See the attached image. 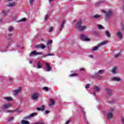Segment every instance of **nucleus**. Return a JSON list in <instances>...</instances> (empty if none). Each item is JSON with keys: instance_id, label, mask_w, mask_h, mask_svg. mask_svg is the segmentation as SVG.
<instances>
[{"instance_id": "nucleus-10", "label": "nucleus", "mask_w": 124, "mask_h": 124, "mask_svg": "<svg viewBox=\"0 0 124 124\" xmlns=\"http://www.w3.org/2000/svg\"><path fill=\"white\" fill-rule=\"evenodd\" d=\"M80 38L82 40H84V41H90V39L87 37V36L85 34H81Z\"/></svg>"}, {"instance_id": "nucleus-41", "label": "nucleus", "mask_w": 124, "mask_h": 124, "mask_svg": "<svg viewBox=\"0 0 124 124\" xmlns=\"http://www.w3.org/2000/svg\"><path fill=\"white\" fill-rule=\"evenodd\" d=\"M53 31V27H51L50 28H49V32H51V31Z\"/></svg>"}, {"instance_id": "nucleus-24", "label": "nucleus", "mask_w": 124, "mask_h": 124, "mask_svg": "<svg viewBox=\"0 0 124 124\" xmlns=\"http://www.w3.org/2000/svg\"><path fill=\"white\" fill-rule=\"evenodd\" d=\"M7 48H8V46H7V48L6 47L2 48L0 52H6V51H7Z\"/></svg>"}, {"instance_id": "nucleus-40", "label": "nucleus", "mask_w": 124, "mask_h": 124, "mask_svg": "<svg viewBox=\"0 0 124 124\" xmlns=\"http://www.w3.org/2000/svg\"><path fill=\"white\" fill-rule=\"evenodd\" d=\"M1 13H2V14H3V15H4V16L6 15V14H7L6 12H5V11H2Z\"/></svg>"}, {"instance_id": "nucleus-51", "label": "nucleus", "mask_w": 124, "mask_h": 124, "mask_svg": "<svg viewBox=\"0 0 124 124\" xmlns=\"http://www.w3.org/2000/svg\"><path fill=\"white\" fill-rule=\"evenodd\" d=\"M81 111L84 113V108H81Z\"/></svg>"}, {"instance_id": "nucleus-4", "label": "nucleus", "mask_w": 124, "mask_h": 124, "mask_svg": "<svg viewBox=\"0 0 124 124\" xmlns=\"http://www.w3.org/2000/svg\"><path fill=\"white\" fill-rule=\"evenodd\" d=\"M105 14V17L107 19H109L111 17V15H112V11L109 10L108 11H103Z\"/></svg>"}, {"instance_id": "nucleus-29", "label": "nucleus", "mask_w": 124, "mask_h": 124, "mask_svg": "<svg viewBox=\"0 0 124 124\" xmlns=\"http://www.w3.org/2000/svg\"><path fill=\"white\" fill-rule=\"evenodd\" d=\"M106 34L108 37H110L111 36V34L108 31H106Z\"/></svg>"}, {"instance_id": "nucleus-13", "label": "nucleus", "mask_w": 124, "mask_h": 124, "mask_svg": "<svg viewBox=\"0 0 124 124\" xmlns=\"http://www.w3.org/2000/svg\"><path fill=\"white\" fill-rule=\"evenodd\" d=\"M111 72L113 74H117L119 72V69L117 67H114L111 70Z\"/></svg>"}, {"instance_id": "nucleus-15", "label": "nucleus", "mask_w": 124, "mask_h": 124, "mask_svg": "<svg viewBox=\"0 0 124 124\" xmlns=\"http://www.w3.org/2000/svg\"><path fill=\"white\" fill-rule=\"evenodd\" d=\"M3 99L8 102L13 101V98L12 97H4Z\"/></svg>"}, {"instance_id": "nucleus-52", "label": "nucleus", "mask_w": 124, "mask_h": 124, "mask_svg": "<svg viewBox=\"0 0 124 124\" xmlns=\"http://www.w3.org/2000/svg\"><path fill=\"white\" fill-rule=\"evenodd\" d=\"M93 96H95V93H93Z\"/></svg>"}, {"instance_id": "nucleus-54", "label": "nucleus", "mask_w": 124, "mask_h": 124, "mask_svg": "<svg viewBox=\"0 0 124 124\" xmlns=\"http://www.w3.org/2000/svg\"><path fill=\"white\" fill-rule=\"evenodd\" d=\"M12 35V34H8V36H11Z\"/></svg>"}, {"instance_id": "nucleus-26", "label": "nucleus", "mask_w": 124, "mask_h": 124, "mask_svg": "<svg viewBox=\"0 0 124 124\" xmlns=\"http://www.w3.org/2000/svg\"><path fill=\"white\" fill-rule=\"evenodd\" d=\"M97 27H98V29H99V30H102V29H104V27H103L102 25L100 24L97 25Z\"/></svg>"}, {"instance_id": "nucleus-18", "label": "nucleus", "mask_w": 124, "mask_h": 124, "mask_svg": "<svg viewBox=\"0 0 124 124\" xmlns=\"http://www.w3.org/2000/svg\"><path fill=\"white\" fill-rule=\"evenodd\" d=\"M106 91L108 95H112V91L109 88L106 89Z\"/></svg>"}, {"instance_id": "nucleus-59", "label": "nucleus", "mask_w": 124, "mask_h": 124, "mask_svg": "<svg viewBox=\"0 0 124 124\" xmlns=\"http://www.w3.org/2000/svg\"><path fill=\"white\" fill-rule=\"evenodd\" d=\"M14 18V17H13V19Z\"/></svg>"}, {"instance_id": "nucleus-42", "label": "nucleus", "mask_w": 124, "mask_h": 124, "mask_svg": "<svg viewBox=\"0 0 124 124\" xmlns=\"http://www.w3.org/2000/svg\"><path fill=\"white\" fill-rule=\"evenodd\" d=\"M90 86H91V84H88L86 86L85 88H86V89H89V88H90Z\"/></svg>"}, {"instance_id": "nucleus-32", "label": "nucleus", "mask_w": 124, "mask_h": 124, "mask_svg": "<svg viewBox=\"0 0 124 124\" xmlns=\"http://www.w3.org/2000/svg\"><path fill=\"white\" fill-rule=\"evenodd\" d=\"M27 21V18H23L21 19L20 20L18 21V22H26Z\"/></svg>"}, {"instance_id": "nucleus-1", "label": "nucleus", "mask_w": 124, "mask_h": 124, "mask_svg": "<svg viewBox=\"0 0 124 124\" xmlns=\"http://www.w3.org/2000/svg\"><path fill=\"white\" fill-rule=\"evenodd\" d=\"M12 106V105L10 103H5L4 104L2 105V108L3 110H4V112L5 113H14V112H16L17 111V109H14V110H9V109H8V108H10Z\"/></svg>"}, {"instance_id": "nucleus-8", "label": "nucleus", "mask_w": 124, "mask_h": 124, "mask_svg": "<svg viewBox=\"0 0 124 124\" xmlns=\"http://www.w3.org/2000/svg\"><path fill=\"white\" fill-rule=\"evenodd\" d=\"M45 65H46V71L47 72H49L52 69V67H51V66H50V64L47 62H44Z\"/></svg>"}, {"instance_id": "nucleus-14", "label": "nucleus", "mask_w": 124, "mask_h": 124, "mask_svg": "<svg viewBox=\"0 0 124 124\" xmlns=\"http://www.w3.org/2000/svg\"><path fill=\"white\" fill-rule=\"evenodd\" d=\"M116 36H117V37L119 38V39H122V38H123V34L120 31H118L117 32Z\"/></svg>"}, {"instance_id": "nucleus-37", "label": "nucleus", "mask_w": 124, "mask_h": 124, "mask_svg": "<svg viewBox=\"0 0 124 124\" xmlns=\"http://www.w3.org/2000/svg\"><path fill=\"white\" fill-rule=\"evenodd\" d=\"M121 54V52H119V53L115 54V57L118 58V57H119V56H120Z\"/></svg>"}, {"instance_id": "nucleus-46", "label": "nucleus", "mask_w": 124, "mask_h": 124, "mask_svg": "<svg viewBox=\"0 0 124 124\" xmlns=\"http://www.w3.org/2000/svg\"><path fill=\"white\" fill-rule=\"evenodd\" d=\"M79 70L80 71H84V70H85V68H80V69H79Z\"/></svg>"}, {"instance_id": "nucleus-17", "label": "nucleus", "mask_w": 124, "mask_h": 124, "mask_svg": "<svg viewBox=\"0 0 124 124\" xmlns=\"http://www.w3.org/2000/svg\"><path fill=\"white\" fill-rule=\"evenodd\" d=\"M112 80L116 82H120V81H121V78H120L114 77L112 78Z\"/></svg>"}, {"instance_id": "nucleus-22", "label": "nucleus", "mask_w": 124, "mask_h": 124, "mask_svg": "<svg viewBox=\"0 0 124 124\" xmlns=\"http://www.w3.org/2000/svg\"><path fill=\"white\" fill-rule=\"evenodd\" d=\"M101 17V15L99 14L95 15L93 16V17L94 18V19H99Z\"/></svg>"}, {"instance_id": "nucleus-56", "label": "nucleus", "mask_w": 124, "mask_h": 124, "mask_svg": "<svg viewBox=\"0 0 124 124\" xmlns=\"http://www.w3.org/2000/svg\"><path fill=\"white\" fill-rule=\"evenodd\" d=\"M53 0H49V1H53Z\"/></svg>"}, {"instance_id": "nucleus-55", "label": "nucleus", "mask_w": 124, "mask_h": 124, "mask_svg": "<svg viewBox=\"0 0 124 124\" xmlns=\"http://www.w3.org/2000/svg\"><path fill=\"white\" fill-rule=\"evenodd\" d=\"M9 45H10V43H9L8 44V46H9Z\"/></svg>"}, {"instance_id": "nucleus-50", "label": "nucleus", "mask_w": 124, "mask_h": 124, "mask_svg": "<svg viewBox=\"0 0 124 124\" xmlns=\"http://www.w3.org/2000/svg\"><path fill=\"white\" fill-rule=\"evenodd\" d=\"M29 63H30V64H31L32 63V61H30Z\"/></svg>"}, {"instance_id": "nucleus-58", "label": "nucleus", "mask_w": 124, "mask_h": 124, "mask_svg": "<svg viewBox=\"0 0 124 124\" xmlns=\"http://www.w3.org/2000/svg\"><path fill=\"white\" fill-rule=\"evenodd\" d=\"M0 113H1V110H0Z\"/></svg>"}, {"instance_id": "nucleus-25", "label": "nucleus", "mask_w": 124, "mask_h": 124, "mask_svg": "<svg viewBox=\"0 0 124 124\" xmlns=\"http://www.w3.org/2000/svg\"><path fill=\"white\" fill-rule=\"evenodd\" d=\"M37 68H42V66H41V63H40V62H38Z\"/></svg>"}, {"instance_id": "nucleus-39", "label": "nucleus", "mask_w": 124, "mask_h": 124, "mask_svg": "<svg viewBox=\"0 0 124 124\" xmlns=\"http://www.w3.org/2000/svg\"><path fill=\"white\" fill-rule=\"evenodd\" d=\"M46 46L44 45L41 44V48L42 49H44Z\"/></svg>"}, {"instance_id": "nucleus-28", "label": "nucleus", "mask_w": 124, "mask_h": 124, "mask_svg": "<svg viewBox=\"0 0 124 124\" xmlns=\"http://www.w3.org/2000/svg\"><path fill=\"white\" fill-rule=\"evenodd\" d=\"M13 120H14V117H9L7 119V121L8 122H11V121H13Z\"/></svg>"}, {"instance_id": "nucleus-12", "label": "nucleus", "mask_w": 124, "mask_h": 124, "mask_svg": "<svg viewBox=\"0 0 124 124\" xmlns=\"http://www.w3.org/2000/svg\"><path fill=\"white\" fill-rule=\"evenodd\" d=\"M36 55H42V53L41 52H37L36 50L32 51L29 55L30 57H31V56H36Z\"/></svg>"}, {"instance_id": "nucleus-35", "label": "nucleus", "mask_w": 124, "mask_h": 124, "mask_svg": "<svg viewBox=\"0 0 124 124\" xmlns=\"http://www.w3.org/2000/svg\"><path fill=\"white\" fill-rule=\"evenodd\" d=\"M8 30H9V31H13L14 29L12 27H9Z\"/></svg>"}, {"instance_id": "nucleus-7", "label": "nucleus", "mask_w": 124, "mask_h": 124, "mask_svg": "<svg viewBox=\"0 0 124 124\" xmlns=\"http://www.w3.org/2000/svg\"><path fill=\"white\" fill-rule=\"evenodd\" d=\"M35 116H37V113L36 112H34L32 113H31L30 115L25 117L24 118V120H28V119H30L31 118H33V117H35Z\"/></svg>"}, {"instance_id": "nucleus-43", "label": "nucleus", "mask_w": 124, "mask_h": 124, "mask_svg": "<svg viewBox=\"0 0 124 124\" xmlns=\"http://www.w3.org/2000/svg\"><path fill=\"white\" fill-rule=\"evenodd\" d=\"M35 47H36V48H41V44L36 45Z\"/></svg>"}, {"instance_id": "nucleus-20", "label": "nucleus", "mask_w": 124, "mask_h": 124, "mask_svg": "<svg viewBox=\"0 0 124 124\" xmlns=\"http://www.w3.org/2000/svg\"><path fill=\"white\" fill-rule=\"evenodd\" d=\"M15 4H16V2L9 3L8 5V6H9V7H13V6H15Z\"/></svg>"}, {"instance_id": "nucleus-27", "label": "nucleus", "mask_w": 124, "mask_h": 124, "mask_svg": "<svg viewBox=\"0 0 124 124\" xmlns=\"http://www.w3.org/2000/svg\"><path fill=\"white\" fill-rule=\"evenodd\" d=\"M53 43V40H49L47 41L46 45L48 46V45H50V44H52Z\"/></svg>"}, {"instance_id": "nucleus-34", "label": "nucleus", "mask_w": 124, "mask_h": 124, "mask_svg": "<svg viewBox=\"0 0 124 124\" xmlns=\"http://www.w3.org/2000/svg\"><path fill=\"white\" fill-rule=\"evenodd\" d=\"M77 75H78V74H71L69 75V77H73V76H77Z\"/></svg>"}, {"instance_id": "nucleus-6", "label": "nucleus", "mask_w": 124, "mask_h": 124, "mask_svg": "<svg viewBox=\"0 0 124 124\" xmlns=\"http://www.w3.org/2000/svg\"><path fill=\"white\" fill-rule=\"evenodd\" d=\"M113 111H114V109L111 108V111L107 114V118L108 121H111L113 119Z\"/></svg>"}, {"instance_id": "nucleus-21", "label": "nucleus", "mask_w": 124, "mask_h": 124, "mask_svg": "<svg viewBox=\"0 0 124 124\" xmlns=\"http://www.w3.org/2000/svg\"><path fill=\"white\" fill-rule=\"evenodd\" d=\"M50 104H49L48 106L49 107H52V106H53V105H54V104H55V102L54 101V100L51 99H50Z\"/></svg>"}, {"instance_id": "nucleus-53", "label": "nucleus", "mask_w": 124, "mask_h": 124, "mask_svg": "<svg viewBox=\"0 0 124 124\" xmlns=\"http://www.w3.org/2000/svg\"><path fill=\"white\" fill-rule=\"evenodd\" d=\"M90 58H91L92 59H93V55H91L90 56Z\"/></svg>"}, {"instance_id": "nucleus-38", "label": "nucleus", "mask_w": 124, "mask_h": 124, "mask_svg": "<svg viewBox=\"0 0 124 124\" xmlns=\"http://www.w3.org/2000/svg\"><path fill=\"white\" fill-rule=\"evenodd\" d=\"M43 90H44V91H48L49 88H48V87H45L43 88Z\"/></svg>"}, {"instance_id": "nucleus-9", "label": "nucleus", "mask_w": 124, "mask_h": 124, "mask_svg": "<svg viewBox=\"0 0 124 124\" xmlns=\"http://www.w3.org/2000/svg\"><path fill=\"white\" fill-rule=\"evenodd\" d=\"M38 96H39V94L37 93H35L31 94V99H32V100H36V99L38 98Z\"/></svg>"}, {"instance_id": "nucleus-16", "label": "nucleus", "mask_w": 124, "mask_h": 124, "mask_svg": "<svg viewBox=\"0 0 124 124\" xmlns=\"http://www.w3.org/2000/svg\"><path fill=\"white\" fill-rule=\"evenodd\" d=\"M64 24H65V20H63L62 21L61 25L60 26V31H62V29H63V27H64Z\"/></svg>"}, {"instance_id": "nucleus-23", "label": "nucleus", "mask_w": 124, "mask_h": 124, "mask_svg": "<svg viewBox=\"0 0 124 124\" xmlns=\"http://www.w3.org/2000/svg\"><path fill=\"white\" fill-rule=\"evenodd\" d=\"M21 124H30V122L26 120H22Z\"/></svg>"}, {"instance_id": "nucleus-36", "label": "nucleus", "mask_w": 124, "mask_h": 124, "mask_svg": "<svg viewBox=\"0 0 124 124\" xmlns=\"http://www.w3.org/2000/svg\"><path fill=\"white\" fill-rule=\"evenodd\" d=\"M48 18H49V15H46L45 17V20L47 21V20H48Z\"/></svg>"}, {"instance_id": "nucleus-19", "label": "nucleus", "mask_w": 124, "mask_h": 124, "mask_svg": "<svg viewBox=\"0 0 124 124\" xmlns=\"http://www.w3.org/2000/svg\"><path fill=\"white\" fill-rule=\"evenodd\" d=\"M37 110L38 111H44L45 110V106H42L41 108H37Z\"/></svg>"}, {"instance_id": "nucleus-45", "label": "nucleus", "mask_w": 124, "mask_h": 124, "mask_svg": "<svg viewBox=\"0 0 124 124\" xmlns=\"http://www.w3.org/2000/svg\"><path fill=\"white\" fill-rule=\"evenodd\" d=\"M98 33L97 32V31H93V34L97 35Z\"/></svg>"}, {"instance_id": "nucleus-31", "label": "nucleus", "mask_w": 124, "mask_h": 124, "mask_svg": "<svg viewBox=\"0 0 124 124\" xmlns=\"http://www.w3.org/2000/svg\"><path fill=\"white\" fill-rule=\"evenodd\" d=\"M49 56H54V54L49 53V54H46V55H44V58H46V57H48Z\"/></svg>"}, {"instance_id": "nucleus-47", "label": "nucleus", "mask_w": 124, "mask_h": 124, "mask_svg": "<svg viewBox=\"0 0 124 124\" xmlns=\"http://www.w3.org/2000/svg\"><path fill=\"white\" fill-rule=\"evenodd\" d=\"M20 46H21V44H19L18 45H17L16 46V48H19V47H20Z\"/></svg>"}, {"instance_id": "nucleus-33", "label": "nucleus", "mask_w": 124, "mask_h": 124, "mask_svg": "<svg viewBox=\"0 0 124 124\" xmlns=\"http://www.w3.org/2000/svg\"><path fill=\"white\" fill-rule=\"evenodd\" d=\"M94 90H95V91H96L97 92H98L100 91V88H99V87H97V86H95L94 87Z\"/></svg>"}, {"instance_id": "nucleus-57", "label": "nucleus", "mask_w": 124, "mask_h": 124, "mask_svg": "<svg viewBox=\"0 0 124 124\" xmlns=\"http://www.w3.org/2000/svg\"><path fill=\"white\" fill-rule=\"evenodd\" d=\"M8 0V1H12V0Z\"/></svg>"}, {"instance_id": "nucleus-3", "label": "nucleus", "mask_w": 124, "mask_h": 124, "mask_svg": "<svg viewBox=\"0 0 124 124\" xmlns=\"http://www.w3.org/2000/svg\"><path fill=\"white\" fill-rule=\"evenodd\" d=\"M108 43V41H104L102 42L101 43L99 44L97 46H95L93 47L92 51V52H93V51H97L98 50V48H100V47H101V46H103V45H105V44H107Z\"/></svg>"}, {"instance_id": "nucleus-30", "label": "nucleus", "mask_w": 124, "mask_h": 124, "mask_svg": "<svg viewBox=\"0 0 124 124\" xmlns=\"http://www.w3.org/2000/svg\"><path fill=\"white\" fill-rule=\"evenodd\" d=\"M33 1H34V0H29V3L31 6H32Z\"/></svg>"}, {"instance_id": "nucleus-5", "label": "nucleus", "mask_w": 124, "mask_h": 124, "mask_svg": "<svg viewBox=\"0 0 124 124\" xmlns=\"http://www.w3.org/2000/svg\"><path fill=\"white\" fill-rule=\"evenodd\" d=\"M104 70H100L99 71H98V72L97 73H96L95 74V75L94 76V77H96V78H97V79H101V78H102V77H101V74H102V73H103Z\"/></svg>"}, {"instance_id": "nucleus-49", "label": "nucleus", "mask_w": 124, "mask_h": 124, "mask_svg": "<svg viewBox=\"0 0 124 124\" xmlns=\"http://www.w3.org/2000/svg\"><path fill=\"white\" fill-rule=\"evenodd\" d=\"M122 122L123 124H124V118H123L122 119Z\"/></svg>"}, {"instance_id": "nucleus-48", "label": "nucleus", "mask_w": 124, "mask_h": 124, "mask_svg": "<svg viewBox=\"0 0 124 124\" xmlns=\"http://www.w3.org/2000/svg\"><path fill=\"white\" fill-rule=\"evenodd\" d=\"M49 113H50V111H49L48 110H46L45 111V114H49Z\"/></svg>"}, {"instance_id": "nucleus-2", "label": "nucleus", "mask_w": 124, "mask_h": 124, "mask_svg": "<svg viewBox=\"0 0 124 124\" xmlns=\"http://www.w3.org/2000/svg\"><path fill=\"white\" fill-rule=\"evenodd\" d=\"M81 25L82 21L81 20L78 21L76 24V28H77V30L79 31H82L84 30H86V29H87L86 26H81Z\"/></svg>"}, {"instance_id": "nucleus-11", "label": "nucleus", "mask_w": 124, "mask_h": 124, "mask_svg": "<svg viewBox=\"0 0 124 124\" xmlns=\"http://www.w3.org/2000/svg\"><path fill=\"white\" fill-rule=\"evenodd\" d=\"M21 91H22V88L21 87L18 88L17 89L13 91L14 95H17L18 93H21Z\"/></svg>"}, {"instance_id": "nucleus-44", "label": "nucleus", "mask_w": 124, "mask_h": 124, "mask_svg": "<svg viewBox=\"0 0 124 124\" xmlns=\"http://www.w3.org/2000/svg\"><path fill=\"white\" fill-rule=\"evenodd\" d=\"M8 80H9V81H13V78H12L11 77H9Z\"/></svg>"}]
</instances>
